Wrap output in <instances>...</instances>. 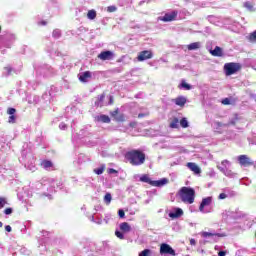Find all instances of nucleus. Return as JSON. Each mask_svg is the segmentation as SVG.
Wrapping results in <instances>:
<instances>
[{
  "instance_id": "f257e3e1",
  "label": "nucleus",
  "mask_w": 256,
  "mask_h": 256,
  "mask_svg": "<svg viewBox=\"0 0 256 256\" xmlns=\"http://www.w3.org/2000/svg\"><path fill=\"white\" fill-rule=\"evenodd\" d=\"M178 197L181 199L182 203L193 205V203H195V189L184 186L178 191Z\"/></svg>"
},
{
  "instance_id": "f03ea898",
  "label": "nucleus",
  "mask_w": 256,
  "mask_h": 256,
  "mask_svg": "<svg viewBox=\"0 0 256 256\" xmlns=\"http://www.w3.org/2000/svg\"><path fill=\"white\" fill-rule=\"evenodd\" d=\"M131 165H143L145 163V154L139 150H132L125 155Z\"/></svg>"
},
{
  "instance_id": "7ed1b4c3",
  "label": "nucleus",
  "mask_w": 256,
  "mask_h": 256,
  "mask_svg": "<svg viewBox=\"0 0 256 256\" xmlns=\"http://www.w3.org/2000/svg\"><path fill=\"white\" fill-rule=\"evenodd\" d=\"M222 166H217L219 171L223 173L226 177H235L237 174H235L233 171L229 169L231 167V162L228 160H224L221 163Z\"/></svg>"
},
{
  "instance_id": "20e7f679",
  "label": "nucleus",
  "mask_w": 256,
  "mask_h": 256,
  "mask_svg": "<svg viewBox=\"0 0 256 256\" xmlns=\"http://www.w3.org/2000/svg\"><path fill=\"white\" fill-rule=\"evenodd\" d=\"M239 69H241V64H239V63L231 62V63H226L224 65V71L227 76L235 75V73H237V71H239Z\"/></svg>"
},
{
  "instance_id": "39448f33",
  "label": "nucleus",
  "mask_w": 256,
  "mask_h": 256,
  "mask_svg": "<svg viewBox=\"0 0 256 256\" xmlns=\"http://www.w3.org/2000/svg\"><path fill=\"white\" fill-rule=\"evenodd\" d=\"M213 203V197L209 196L202 199V202L199 206V211L201 213H209L210 211L205 209L206 207H209Z\"/></svg>"
},
{
  "instance_id": "423d86ee",
  "label": "nucleus",
  "mask_w": 256,
  "mask_h": 256,
  "mask_svg": "<svg viewBox=\"0 0 256 256\" xmlns=\"http://www.w3.org/2000/svg\"><path fill=\"white\" fill-rule=\"evenodd\" d=\"M160 253L161 255H172V256H175L177 255L175 253V250L169 246V244H162L160 246Z\"/></svg>"
},
{
  "instance_id": "0eeeda50",
  "label": "nucleus",
  "mask_w": 256,
  "mask_h": 256,
  "mask_svg": "<svg viewBox=\"0 0 256 256\" xmlns=\"http://www.w3.org/2000/svg\"><path fill=\"white\" fill-rule=\"evenodd\" d=\"M153 58V52L150 50H144L138 54V61H147V59H152Z\"/></svg>"
},
{
  "instance_id": "6e6552de",
  "label": "nucleus",
  "mask_w": 256,
  "mask_h": 256,
  "mask_svg": "<svg viewBox=\"0 0 256 256\" xmlns=\"http://www.w3.org/2000/svg\"><path fill=\"white\" fill-rule=\"evenodd\" d=\"M115 57L112 51H103L98 55V59L101 61H111Z\"/></svg>"
},
{
  "instance_id": "1a4fd4ad",
  "label": "nucleus",
  "mask_w": 256,
  "mask_h": 256,
  "mask_svg": "<svg viewBox=\"0 0 256 256\" xmlns=\"http://www.w3.org/2000/svg\"><path fill=\"white\" fill-rule=\"evenodd\" d=\"M177 18V12H170L166 13L163 17H160V21L169 22V21H175Z\"/></svg>"
},
{
  "instance_id": "9d476101",
  "label": "nucleus",
  "mask_w": 256,
  "mask_h": 256,
  "mask_svg": "<svg viewBox=\"0 0 256 256\" xmlns=\"http://www.w3.org/2000/svg\"><path fill=\"white\" fill-rule=\"evenodd\" d=\"M183 215V209L181 208H174L172 211L169 212V217L171 219H179V217H182Z\"/></svg>"
},
{
  "instance_id": "9b49d317",
  "label": "nucleus",
  "mask_w": 256,
  "mask_h": 256,
  "mask_svg": "<svg viewBox=\"0 0 256 256\" xmlns=\"http://www.w3.org/2000/svg\"><path fill=\"white\" fill-rule=\"evenodd\" d=\"M186 167H188V169H190V171H192L195 175L201 174V168L193 162H188Z\"/></svg>"
},
{
  "instance_id": "f8f14e48",
  "label": "nucleus",
  "mask_w": 256,
  "mask_h": 256,
  "mask_svg": "<svg viewBox=\"0 0 256 256\" xmlns=\"http://www.w3.org/2000/svg\"><path fill=\"white\" fill-rule=\"evenodd\" d=\"M238 161L240 165H243L244 167H247V165H253V162H251V159H249L247 155L239 156Z\"/></svg>"
},
{
  "instance_id": "ddd939ff",
  "label": "nucleus",
  "mask_w": 256,
  "mask_h": 256,
  "mask_svg": "<svg viewBox=\"0 0 256 256\" xmlns=\"http://www.w3.org/2000/svg\"><path fill=\"white\" fill-rule=\"evenodd\" d=\"M92 75L90 71H86L83 72L82 74H80L79 76V81H81L82 83H87L89 82V79H91Z\"/></svg>"
},
{
  "instance_id": "4468645a",
  "label": "nucleus",
  "mask_w": 256,
  "mask_h": 256,
  "mask_svg": "<svg viewBox=\"0 0 256 256\" xmlns=\"http://www.w3.org/2000/svg\"><path fill=\"white\" fill-rule=\"evenodd\" d=\"M169 180L167 178H162L161 180L151 182L153 187H163V185H167Z\"/></svg>"
},
{
  "instance_id": "2eb2a0df",
  "label": "nucleus",
  "mask_w": 256,
  "mask_h": 256,
  "mask_svg": "<svg viewBox=\"0 0 256 256\" xmlns=\"http://www.w3.org/2000/svg\"><path fill=\"white\" fill-rule=\"evenodd\" d=\"M41 167H43V169H46V171H53V162L49 160H43L41 162Z\"/></svg>"
},
{
  "instance_id": "dca6fc26",
  "label": "nucleus",
  "mask_w": 256,
  "mask_h": 256,
  "mask_svg": "<svg viewBox=\"0 0 256 256\" xmlns=\"http://www.w3.org/2000/svg\"><path fill=\"white\" fill-rule=\"evenodd\" d=\"M173 102L175 103V105H178L179 107H183L185 103H187V98L180 96L178 98H175Z\"/></svg>"
},
{
  "instance_id": "f3484780",
  "label": "nucleus",
  "mask_w": 256,
  "mask_h": 256,
  "mask_svg": "<svg viewBox=\"0 0 256 256\" xmlns=\"http://www.w3.org/2000/svg\"><path fill=\"white\" fill-rule=\"evenodd\" d=\"M197 49H201V42H194L188 45L189 51H195Z\"/></svg>"
},
{
  "instance_id": "a211bd4d",
  "label": "nucleus",
  "mask_w": 256,
  "mask_h": 256,
  "mask_svg": "<svg viewBox=\"0 0 256 256\" xmlns=\"http://www.w3.org/2000/svg\"><path fill=\"white\" fill-rule=\"evenodd\" d=\"M211 53L214 57H221L223 55V51L219 46H216L214 50L211 51Z\"/></svg>"
},
{
  "instance_id": "6ab92c4d",
  "label": "nucleus",
  "mask_w": 256,
  "mask_h": 256,
  "mask_svg": "<svg viewBox=\"0 0 256 256\" xmlns=\"http://www.w3.org/2000/svg\"><path fill=\"white\" fill-rule=\"evenodd\" d=\"M120 229H121L124 233H129V231H131V226L129 225V223L123 222V223L120 224Z\"/></svg>"
},
{
  "instance_id": "aec40b11",
  "label": "nucleus",
  "mask_w": 256,
  "mask_h": 256,
  "mask_svg": "<svg viewBox=\"0 0 256 256\" xmlns=\"http://www.w3.org/2000/svg\"><path fill=\"white\" fill-rule=\"evenodd\" d=\"M140 181L142 183H149V185H151V183H153V181L151 180V178H149V175L144 174L140 177Z\"/></svg>"
},
{
  "instance_id": "412c9836",
  "label": "nucleus",
  "mask_w": 256,
  "mask_h": 256,
  "mask_svg": "<svg viewBox=\"0 0 256 256\" xmlns=\"http://www.w3.org/2000/svg\"><path fill=\"white\" fill-rule=\"evenodd\" d=\"M98 121H101L102 123H111V118L107 115H100L98 116Z\"/></svg>"
},
{
  "instance_id": "4be33fe9",
  "label": "nucleus",
  "mask_w": 256,
  "mask_h": 256,
  "mask_svg": "<svg viewBox=\"0 0 256 256\" xmlns=\"http://www.w3.org/2000/svg\"><path fill=\"white\" fill-rule=\"evenodd\" d=\"M87 17H88V19L93 21V19H95L97 17V11H95V10L88 11Z\"/></svg>"
},
{
  "instance_id": "5701e85b",
  "label": "nucleus",
  "mask_w": 256,
  "mask_h": 256,
  "mask_svg": "<svg viewBox=\"0 0 256 256\" xmlns=\"http://www.w3.org/2000/svg\"><path fill=\"white\" fill-rule=\"evenodd\" d=\"M244 7L248 9V11H255V5L253 2H245Z\"/></svg>"
},
{
  "instance_id": "b1692460",
  "label": "nucleus",
  "mask_w": 256,
  "mask_h": 256,
  "mask_svg": "<svg viewBox=\"0 0 256 256\" xmlns=\"http://www.w3.org/2000/svg\"><path fill=\"white\" fill-rule=\"evenodd\" d=\"M219 234L211 233V232H201V237L207 239V237H218Z\"/></svg>"
},
{
  "instance_id": "393cba45",
  "label": "nucleus",
  "mask_w": 256,
  "mask_h": 256,
  "mask_svg": "<svg viewBox=\"0 0 256 256\" xmlns=\"http://www.w3.org/2000/svg\"><path fill=\"white\" fill-rule=\"evenodd\" d=\"M170 127L171 129H177V127H179V119L174 118L170 123Z\"/></svg>"
},
{
  "instance_id": "a878e982",
  "label": "nucleus",
  "mask_w": 256,
  "mask_h": 256,
  "mask_svg": "<svg viewBox=\"0 0 256 256\" xmlns=\"http://www.w3.org/2000/svg\"><path fill=\"white\" fill-rule=\"evenodd\" d=\"M180 125L184 129H187V127H189V122L187 121V118H182L181 121H180Z\"/></svg>"
},
{
  "instance_id": "bb28decb",
  "label": "nucleus",
  "mask_w": 256,
  "mask_h": 256,
  "mask_svg": "<svg viewBox=\"0 0 256 256\" xmlns=\"http://www.w3.org/2000/svg\"><path fill=\"white\" fill-rule=\"evenodd\" d=\"M111 200H112L111 193H107V194L104 196V202L106 203V205H109V204L111 203Z\"/></svg>"
},
{
  "instance_id": "cd10ccee",
  "label": "nucleus",
  "mask_w": 256,
  "mask_h": 256,
  "mask_svg": "<svg viewBox=\"0 0 256 256\" xmlns=\"http://www.w3.org/2000/svg\"><path fill=\"white\" fill-rule=\"evenodd\" d=\"M151 250L150 249H145L142 252H140L139 256H151Z\"/></svg>"
},
{
  "instance_id": "c85d7f7f",
  "label": "nucleus",
  "mask_w": 256,
  "mask_h": 256,
  "mask_svg": "<svg viewBox=\"0 0 256 256\" xmlns=\"http://www.w3.org/2000/svg\"><path fill=\"white\" fill-rule=\"evenodd\" d=\"M181 87H182L183 89H186V91L191 90V85L187 84V82H185V81H182V82H181Z\"/></svg>"
},
{
  "instance_id": "c756f323",
  "label": "nucleus",
  "mask_w": 256,
  "mask_h": 256,
  "mask_svg": "<svg viewBox=\"0 0 256 256\" xmlns=\"http://www.w3.org/2000/svg\"><path fill=\"white\" fill-rule=\"evenodd\" d=\"M103 171H105V167L94 169V172L96 173V175H103Z\"/></svg>"
},
{
  "instance_id": "7c9ffc66",
  "label": "nucleus",
  "mask_w": 256,
  "mask_h": 256,
  "mask_svg": "<svg viewBox=\"0 0 256 256\" xmlns=\"http://www.w3.org/2000/svg\"><path fill=\"white\" fill-rule=\"evenodd\" d=\"M53 37H55V39H59V37H61V30L59 29L54 30Z\"/></svg>"
},
{
  "instance_id": "2f4dec72",
  "label": "nucleus",
  "mask_w": 256,
  "mask_h": 256,
  "mask_svg": "<svg viewBox=\"0 0 256 256\" xmlns=\"http://www.w3.org/2000/svg\"><path fill=\"white\" fill-rule=\"evenodd\" d=\"M249 41L251 43H255L256 42V31H254L252 34H250Z\"/></svg>"
},
{
  "instance_id": "473e14b6",
  "label": "nucleus",
  "mask_w": 256,
  "mask_h": 256,
  "mask_svg": "<svg viewBox=\"0 0 256 256\" xmlns=\"http://www.w3.org/2000/svg\"><path fill=\"white\" fill-rule=\"evenodd\" d=\"M107 11H108V13H115V11H117V7L116 6H108Z\"/></svg>"
},
{
  "instance_id": "72a5a7b5",
  "label": "nucleus",
  "mask_w": 256,
  "mask_h": 256,
  "mask_svg": "<svg viewBox=\"0 0 256 256\" xmlns=\"http://www.w3.org/2000/svg\"><path fill=\"white\" fill-rule=\"evenodd\" d=\"M115 235L118 237V239H125V235H123V233H121L119 230L115 231Z\"/></svg>"
},
{
  "instance_id": "f704fd0d",
  "label": "nucleus",
  "mask_w": 256,
  "mask_h": 256,
  "mask_svg": "<svg viewBox=\"0 0 256 256\" xmlns=\"http://www.w3.org/2000/svg\"><path fill=\"white\" fill-rule=\"evenodd\" d=\"M17 121V117L15 115L9 116L8 123H15Z\"/></svg>"
},
{
  "instance_id": "c9c22d12",
  "label": "nucleus",
  "mask_w": 256,
  "mask_h": 256,
  "mask_svg": "<svg viewBox=\"0 0 256 256\" xmlns=\"http://www.w3.org/2000/svg\"><path fill=\"white\" fill-rule=\"evenodd\" d=\"M6 203H7V201L5 200V198H0V209H3V207H5Z\"/></svg>"
},
{
  "instance_id": "e433bc0d",
  "label": "nucleus",
  "mask_w": 256,
  "mask_h": 256,
  "mask_svg": "<svg viewBox=\"0 0 256 256\" xmlns=\"http://www.w3.org/2000/svg\"><path fill=\"white\" fill-rule=\"evenodd\" d=\"M15 113H16L15 108H9L8 109V115L12 116V115H15Z\"/></svg>"
},
{
  "instance_id": "4c0bfd02",
  "label": "nucleus",
  "mask_w": 256,
  "mask_h": 256,
  "mask_svg": "<svg viewBox=\"0 0 256 256\" xmlns=\"http://www.w3.org/2000/svg\"><path fill=\"white\" fill-rule=\"evenodd\" d=\"M5 215H11V213H13V209L11 208H6L4 211Z\"/></svg>"
},
{
  "instance_id": "58836bf2",
  "label": "nucleus",
  "mask_w": 256,
  "mask_h": 256,
  "mask_svg": "<svg viewBox=\"0 0 256 256\" xmlns=\"http://www.w3.org/2000/svg\"><path fill=\"white\" fill-rule=\"evenodd\" d=\"M118 215H119V217H120L121 219H123V217H125V211H123L122 209H120V210L118 211Z\"/></svg>"
},
{
  "instance_id": "ea45409f",
  "label": "nucleus",
  "mask_w": 256,
  "mask_h": 256,
  "mask_svg": "<svg viewBox=\"0 0 256 256\" xmlns=\"http://www.w3.org/2000/svg\"><path fill=\"white\" fill-rule=\"evenodd\" d=\"M230 103H231V100H229V98L222 100L223 105H230Z\"/></svg>"
},
{
  "instance_id": "a19ab883",
  "label": "nucleus",
  "mask_w": 256,
  "mask_h": 256,
  "mask_svg": "<svg viewBox=\"0 0 256 256\" xmlns=\"http://www.w3.org/2000/svg\"><path fill=\"white\" fill-rule=\"evenodd\" d=\"M59 128L63 131L67 129V125L65 123H60Z\"/></svg>"
},
{
  "instance_id": "79ce46f5",
  "label": "nucleus",
  "mask_w": 256,
  "mask_h": 256,
  "mask_svg": "<svg viewBox=\"0 0 256 256\" xmlns=\"http://www.w3.org/2000/svg\"><path fill=\"white\" fill-rule=\"evenodd\" d=\"M218 199H227V194L221 193V194L218 196Z\"/></svg>"
},
{
  "instance_id": "37998d69",
  "label": "nucleus",
  "mask_w": 256,
  "mask_h": 256,
  "mask_svg": "<svg viewBox=\"0 0 256 256\" xmlns=\"http://www.w3.org/2000/svg\"><path fill=\"white\" fill-rule=\"evenodd\" d=\"M5 231H7V233H11L12 231L11 226L10 225L5 226Z\"/></svg>"
},
{
  "instance_id": "c03bdc74",
  "label": "nucleus",
  "mask_w": 256,
  "mask_h": 256,
  "mask_svg": "<svg viewBox=\"0 0 256 256\" xmlns=\"http://www.w3.org/2000/svg\"><path fill=\"white\" fill-rule=\"evenodd\" d=\"M108 173H110V174L117 173V170H115V169H113V168H110V169L108 170Z\"/></svg>"
},
{
  "instance_id": "a18cd8bd",
  "label": "nucleus",
  "mask_w": 256,
  "mask_h": 256,
  "mask_svg": "<svg viewBox=\"0 0 256 256\" xmlns=\"http://www.w3.org/2000/svg\"><path fill=\"white\" fill-rule=\"evenodd\" d=\"M225 255H227V252H225V251H220L218 253V256H225Z\"/></svg>"
},
{
  "instance_id": "49530a36",
  "label": "nucleus",
  "mask_w": 256,
  "mask_h": 256,
  "mask_svg": "<svg viewBox=\"0 0 256 256\" xmlns=\"http://www.w3.org/2000/svg\"><path fill=\"white\" fill-rule=\"evenodd\" d=\"M197 242L195 241V239H190V245H196Z\"/></svg>"
},
{
  "instance_id": "de8ad7c7",
  "label": "nucleus",
  "mask_w": 256,
  "mask_h": 256,
  "mask_svg": "<svg viewBox=\"0 0 256 256\" xmlns=\"http://www.w3.org/2000/svg\"><path fill=\"white\" fill-rule=\"evenodd\" d=\"M103 99H105V95H104V94H102V95L100 96V101H103Z\"/></svg>"
},
{
  "instance_id": "09e8293b",
  "label": "nucleus",
  "mask_w": 256,
  "mask_h": 256,
  "mask_svg": "<svg viewBox=\"0 0 256 256\" xmlns=\"http://www.w3.org/2000/svg\"><path fill=\"white\" fill-rule=\"evenodd\" d=\"M117 113H119V111H118V110H116V111L112 112V115H113V116H115V115H117Z\"/></svg>"
},
{
  "instance_id": "8fccbe9b",
  "label": "nucleus",
  "mask_w": 256,
  "mask_h": 256,
  "mask_svg": "<svg viewBox=\"0 0 256 256\" xmlns=\"http://www.w3.org/2000/svg\"><path fill=\"white\" fill-rule=\"evenodd\" d=\"M111 103H113V97L112 96H110V105H111Z\"/></svg>"
},
{
  "instance_id": "3c124183",
  "label": "nucleus",
  "mask_w": 256,
  "mask_h": 256,
  "mask_svg": "<svg viewBox=\"0 0 256 256\" xmlns=\"http://www.w3.org/2000/svg\"><path fill=\"white\" fill-rule=\"evenodd\" d=\"M0 227H3V222L2 221H0Z\"/></svg>"
},
{
  "instance_id": "603ef678",
  "label": "nucleus",
  "mask_w": 256,
  "mask_h": 256,
  "mask_svg": "<svg viewBox=\"0 0 256 256\" xmlns=\"http://www.w3.org/2000/svg\"><path fill=\"white\" fill-rule=\"evenodd\" d=\"M138 117H139V118L143 117V114H139Z\"/></svg>"
},
{
  "instance_id": "864d4df0",
  "label": "nucleus",
  "mask_w": 256,
  "mask_h": 256,
  "mask_svg": "<svg viewBox=\"0 0 256 256\" xmlns=\"http://www.w3.org/2000/svg\"><path fill=\"white\" fill-rule=\"evenodd\" d=\"M42 25H45V22H42Z\"/></svg>"
}]
</instances>
